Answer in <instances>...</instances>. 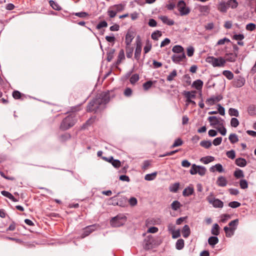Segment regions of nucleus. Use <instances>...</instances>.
<instances>
[{"label":"nucleus","instance_id":"f8f14e48","mask_svg":"<svg viewBox=\"0 0 256 256\" xmlns=\"http://www.w3.org/2000/svg\"><path fill=\"white\" fill-rule=\"evenodd\" d=\"M185 58H186V56L184 52H182V54L180 55L174 54L172 56V60L175 63H178L182 61Z\"/></svg>","mask_w":256,"mask_h":256},{"label":"nucleus","instance_id":"2eb2a0df","mask_svg":"<svg viewBox=\"0 0 256 256\" xmlns=\"http://www.w3.org/2000/svg\"><path fill=\"white\" fill-rule=\"evenodd\" d=\"M134 38V33L132 32H128L126 36L125 43L126 46L130 45Z\"/></svg>","mask_w":256,"mask_h":256},{"label":"nucleus","instance_id":"c85d7f7f","mask_svg":"<svg viewBox=\"0 0 256 256\" xmlns=\"http://www.w3.org/2000/svg\"><path fill=\"white\" fill-rule=\"evenodd\" d=\"M203 86V82L200 80H197L194 82L192 86L195 88L196 90H200L202 88Z\"/></svg>","mask_w":256,"mask_h":256},{"label":"nucleus","instance_id":"f704fd0d","mask_svg":"<svg viewBox=\"0 0 256 256\" xmlns=\"http://www.w3.org/2000/svg\"><path fill=\"white\" fill-rule=\"evenodd\" d=\"M172 51L174 53L182 54V52H184V49L181 46L176 45L172 48Z\"/></svg>","mask_w":256,"mask_h":256},{"label":"nucleus","instance_id":"ddd939ff","mask_svg":"<svg viewBox=\"0 0 256 256\" xmlns=\"http://www.w3.org/2000/svg\"><path fill=\"white\" fill-rule=\"evenodd\" d=\"M218 10L222 13H226L228 11L226 4L224 2H221L217 5Z\"/></svg>","mask_w":256,"mask_h":256},{"label":"nucleus","instance_id":"9b49d317","mask_svg":"<svg viewBox=\"0 0 256 256\" xmlns=\"http://www.w3.org/2000/svg\"><path fill=\"white\" fill-rule=\"evenodd\" d=\"M94 225L89 226L86 227L84 229V232L81 235V238H83L90 234L94 230Z\"/></svg>","mask_w":256,"mask_h":256},{"label":"nucleus","instance_id":"2f4dec72","mask_svg":"<svg viewBox=\"0 0 256 256\" xmlns=\"http://www.w3.org/2000/svg\"><path fill=\"white\" fill-rule=\"evenodd\" d=\"M160 19L164 23L168 26H172L174 24V21L168 18L166 16H161Z\"/></svg>","mask_w":256,"mask_h":256},{"label":"nucleus","instance_id":"1a4fd4ad","mask_svg":"<svg viewBox=\"0 0 256 256\" xmlns=\"http://www.w3.org/2000/svg\"><path fill=\"white\" fill-rule=\"evenodd\" d=\"M245 82L244 78L238 76L232 81V86L236 88H240L244 84Z\"/></svg>","mask_w":256,"mask_h":256},{"label":"nucleus","instance_id":"603ef678","mask_svg":"<svg viewBox=\"0 0 256 256\" xmlns=\"http://www.w3.org/2000/svg\"><path fill=\"white\" fill-rule=\"evenodd\" d=\"M118 202V196H117L110 198L108 200V204L113 206H117Z\"/></svg>","mask_w":256,"mask_h":256},{"label":"nucleus","instance_id":"cd10ccee","mask_svg":"<svg viewBox=\"0 0 256 256\" xmlns=\"http://www.w3.org/2000/svg\"><path fill=\"white\" fill-rule=\"evenodd\" d=\"M1 194L4 196L8 198L9 199L13 202H18V200L10 192L7 191L2 190Z\"/></svg>","mask_w":256,"mask_h":256},{"label":"nucleus","instance_id":"c9c22d12","mask_svg":"<svg viewBox=\"0 0 256 256\" xmlns=\"http://www.w3.org/2000/svg\"><path fill=\"white\" fill-rule=\"evenodd\" d=\"M214 158L212 156H206L200 158V160L204 164H208L214 160Z\"/></svg>","mask_w":256,"mask_h":256},{"label":"nucleus","instance_id":"a19ab883","mask_svg":"<svg viewBox=\"0 0 256 256\" xmlns=\"http://www.w3.org/2000/svg\"><path fill=\"white\" fill-rule=\"evenodd\" d=\"M228 139L230 142L232 144H235L238 141V136L235 134H231L229 136Z\"/></svg>","mask_w":256,"mask_h":256},{"label":"nucleus","instance_id":"f3484780","mask_svg":"<svg viewBox=\"0 0 256 256\" xmlns=\"http://www.w3.org/2000/svg\"><path fill=\"white\" fill-rule=\"evenodd\" d=\"M236 230V228H228L225 226L224 230L226 233V236L228 238L231 237L234 234V231Z\"/></svg>","mask_w":256,"mask_h":256},{"label":"nucleus","instance_id":"e433bc0d","mask_svg":"<svg viewBox=\"0 0 256 256\" xmlns=\"http://www.w3.org/2000/svg\"><path fill=\"white\" fill-rule=\"evenodd\" d=\"M177 76V71L176 70H174L166 77V80L170 82L174 80Z\"/></svg>","mask_w":256,"mask_h":256},{"label":"nucleus","instance_id":"4c0bfd02","mask_svg":"<svg viewBox=\"0 0 256 256\" xmlns=\"http://www.w3.org/2000/svg\"><path fill=\"white\" fill-rule=\"evenodd\" d=\"M179 182H176L171 184L169 188L170 190L172 192H176L179 188Z\"/></svg>","mask_w":256,"mask_h":256},{"label":"nucleus","instance_id":"37998d69","mask_svg":"<svg viewBox=\"0 0 256 256\" xmlns=\"http://www.w3.org/2000/svg\"><path fill=\"white\" fill-rule=\"evenodd\" d=\"M196 91L185 92L184 96L186 99L194 98H196Z\"/></svg>","mask_w":256,"mask_h":256},{"label":"nucleus","instance_id":"0e129e2a","mask_svg":"<svg viewBox=\"0 0 256 256\" xmlns=\"http://www.w3.org/2000/svg\"><path fill=\"white\" fill-rule=\"evenodd\" d=\"M256 26L254 23H250L248 24L246 26V30L248 31H253L256 29Z\"/></svg>","mask_w":256,"mask_h":256},{"label":"nucleus","instance_id":"b1692460","mask_svg":"<svg viewBox=\"0 0 256 256\" xmlns=\"http://www.w3.org/2000/svg\"><path fill=\"white\" fill-rule=\"evenodd\" d=\"M127 199L126 197L120 196V198L118 197V202L117 206H120L121 207H124L127 205Z\"/></svg>","mask_w":256,"mask_h":256},{"label":"nucleus","instance_id":"c756f323","mask_svg":"<svg viewBox=\"0 0 256 256\" xmlns=\"http://www.w3.org/2000/svg\"><path fill=\"white\" fill-rule=\"evenodd\" d=\"M134 48L128 45L126 46V55L128 58H131L132 56Z\"/></svg>","mask_w":256,"mask_h":256},{"label":"nucleus","instance_id":"9d476101","mask_svg":"<svg viewBox=\"0 0 256 256\" xmlns=\"http://www.w3.org/2000/svg\"><path fill=\"white\" fill-rule=\"evenodd\" d=\"M223 97L222 95L218 94L216 96H212L210 98H208L206 102L209 106L214 105L216 102H218L222 99Z\"/></svg>","mask_w":256,"mask_h":256},{"label":"nucleus","instance_id":"bf43d9fd","mask_svg":"<svg viewBox=\"0 0 256 256\" xmlns=\"http://www.w3.org/2000/svg\"><path fill=\"white\" fill-rule=\"evenodd\" d=\"M198 168V166L196 164H192V168L190 170V174L192 175L196 174H197Z\"/></svg>","mask_w":256,"mask_h":256},{"label":"nucleus","instance_id":"c03bdc74","mask_svg":"<svg viewBox=\"0 0 256 256\" xmlns=\"http://www.w3.org/2000/svg\"><path fill=\"white\" fill-rule=\"evenodd\" d=\"M157 175V172H154L150 174H147L144 176V179L146 180H154Z\"/></svg>","mask_w":256,"mask_h":256},{"label":"nucleus","instance_id":"412c9836","mask_svg":"<svg viewBox=\"0 0 256 256\" xmlns=\"http://www.w3.org/2000/svg\"><path fill=\"white\" fill-rule=\"evenodd\" d=\"M96 119V116H92L82 125V128H86L94 123Z\"/></svg>","mask_w":256,"mask_h":256},{"label":"nucleus","instance_id":"6e6552de","mask_svg":"<svg viewBox=\"0 0 256 256\" xmlns=\"http://www.w3.org/2000/svg\"><path fill=\"white\" fill-rule=\"evenodd\" d=\"M142 52V42L140 38L138 36L136 38V48L134 52V58L136 60H138L140 58Z\"/></svg>","mask_w":256,"mask_h":256},{"label":"nucleus","instance_id":"8fccbe9b","mask_svg":"<svg viewBox=\"0 0 256 256\" xmlns=\"http://www.w3.org/2000/svg\"><path fill=\"white\" fill-rule=\"evenodd\" d=\"M49 3L52 8L55 10H60L62 9L61 7L54 0H50Z\"/></svg>","mask_w":256,"mask_h":256},{"label":"nucleus","instance_id":"7ed1b4c3","mask_svg":"<svg viewBox=\"0 0 256 256\" xmlns=\"http://www.w3.org/2000/svg\"><path fill=\"white\" fill-rule=\"evenodd\" d=\"M126 219L123 214H118L110 220V224L112 227H120L126 223Z\"/></svg>","mask_w":256,"mask_h":256},{"label":"nucleus","instance_id":"338daca9","mask_svg":"<svg viewBox=\"0 0 256 256\" xmlns=\"http://www.w3.org/2000/svg\"><path fill=\"white\" fill-rule=\"evenodd\" d=\"M187 55L189 57H191L194 55V49L192 46H190L187 48Z\"/></svg>","mask_w":256,"mask_h":256},{"label":"nucleus","instance_id":"5701e85b","mask_svg":"<svg viewBox=\"0 0 256 256\" xmlns=\"http://www.w3.org/2000/svg\"><path fill=\"white\" fill-rule=\"evenodd\" d=\"M220 118H217L214 116H210L208 118V120L210 123V125L215 126L217 125L220 123Z\"/></svg>","mask_w":256,"mask_h":256},{"label":"nucleus","instance_id":"680f3d73","mask_svg":"<svg viewBox=\"0 0 256 256\" xmlns=\"http://www.w3.org/2000/svg\"><path fill=\"white\" fill-rule=\"evenodd\" d=\"M240 186L241 188L246 189L248 187V184L246 180H241L240 182Z\"/></svg>","mask_w":256,"mask_h":256},{"label":"nucleus","instance_id":"7c9ffc66","mask_svg":"<svg viewBox=\"0 0 256 256\" xmlns=\"http://www.w3.org/2000/svg\"><path fill=\"white\" fill-rule=\"evenodd\" d=\"M220 226L218 224H214L212 228L211 233L214 236H218L220 234Z\"/></svg>","mask_w":256,"mask_h":256},{"label":"nucleus","instance_id":"6e6d98bb","mask_svg":"<svg viewBox=\"0 0 256 256\" xmlns=\"http://www.w3.org/2000/svg\"><path fill=\"white\" fill-rule=\"evenodd\" d=\"M162 32L160 31L156 30L152 33V38L154 40H158V38L162 36Z\"/></svg>","mask_w":256,"mask_h":256},{"label":"nucleus","instance_id":"20e7f679","mask_svg":"<svg viewBox=\"0 0 256 256\" xmlns=\"http://www.w3.org/2000/svg\"><path fill=\"white\" fill-rule=\"evenodd\" d=\"M206 62L212 64L214 67L224 66L226 64V60L223 58H216L212 56H208L206 58Z\"/></svg>","mask_w":256,"mask_h":256},{"label":"nucleus","instance_id":"39448f33","mask_svg":"<svg viewBox=\"0 0 256 256\" xmlns=\"http://www.w3.org/2000/svg\"><path fill=\"white\" fill-rule=\"evenodd\" d=\"M206 200L214 208H222L224 206L223 202L219 199L215 198L212 194L206 198Z\"/></svg>","mask_w":256,"mask_h":256},{"label":"nucleus","instance_id":"a211bd4d","mask_svg":"<svg viewBox=\"0 0 256 256\" xmlns=\"http://www.w3.org/2000/svg\"><path fill=\"white\" fill-rule=\"evenodd\" d=\"M12 96L16 100L20 99L22 100L26 98L25 94H22L18 90H14L12 92Z\"/></svg>","mask_w":256,"mask_h":256},{"label":"nucleus","instance_id":"aec40b11","mask_svg":"<svg viewBox=\"0 0 256 256\" xmlns=\"http://www.w3.org/2000/svg\"><path fill=\"white\" fill-rule=\"evenodd\" d=\"M124 59L125 56L124 50L123 49H121L119 52L118 55V60L116 62V66L119 65L122 62V61L124 60Z\"/></svg>","mask_w":256,"mask_h":256},{"label":"nucleus","instance_id":"4468645a","mask_svg":"<svg viewBox=\"0 0 256 256\" xmlns=\"http://www.w3.org/2000/svg\"><path fill=\"white\" fill-rule=\"evenodd\" d=\"M194 193V188L192 185L186 187L182 192V195L184 196H188Z\"/></svg>","mask_w":256,"mask_h":256},{"label":"nucleus","instance_id":"13d9d810","mask_svg":"<svg viewBox=\"0 0 256 256\" xmlns=\"http://www.w3.org/2000/svg\"><path fill=\"white\" fill-rule=\"evenodd\" d=\"M72 14L80 18H84L89 16L88 13L84 12L73 13Z\"/></svg>","mask_w":256,"mask_h":256},{"label":"nucleus","instance_id":"69168bd1","mask_svg":"<svg viewBox=\"0 0 256 256\" xmlns=\"http://www.w3.org/2000/svg\"><path fill=\"white\" fill-rule=\"evenodd\" d=\"M226 156L232 160L234 159L236 157V153L234 150H230V151H228L226 153Z\"/></svg>","mask_w":256,"mask_h":256},{"label":"nucleus","instance_id":"a18cd8bd","mask_svg":"<svg viewBox=\"0 0 256 256\" xmlns=\"http://www.w3.org/2000/svg\"><path fill=\"white\" fill-rule=\"evenodd\" d=\"M156 82H152L151 80H148L146 82L143 84V88L144 90H148L152 86V84Z\"/></svg>","mask_w":256,"mask_h":256},{"label":"nucleus","instance_id":"bb28decb","mask_svg":"<svg viewBox=\"0 0 256 256\" xmlns=\"http://www.w3.org/2000/svg\"><path fill=\"white\" fill-rule=\"evenodd\" d=\"M248 112L251 116L256 115V106L254 104L249 106L248 108Z\"/></svg>","mask_w":256,"mask_h":256},{"label":"nucleus","instance_id":"72a5a7b5","mask_svg":"<svg viewBox=\"0 0 256 256\" xmlns=\"http://www.w3.org/2000/svg\"><path fill=\"white\" fill-rule=\"evenodd\" d=\"M115 52V50L110 48L106 54V60L108 62H110L114 58Z\"/></svg>","mask_w":256,"mask_h":256},{"label":"nucleus","instance_id":"09e8293b","mask_svg":"<svg viewBox=\"0 0 256 256\" xmlns=\"http://www.w3.org/2000/svg\"><path fill=\"white\" fill-rule=\"evenodd\" d=\"M140 79L139 75L138 74H134L130 78V81L132 84H134Z\"/></svg>","mask_w":256,"mask_h":256},{"label":"nucleus","instance_id":"423d86ee","mask_svg":"<svg viewBox=\"0 0 256 256\" xmlns=\"http://www.w3.org/2000/svg\"><path fill=\"white\" fill-rule=\"evenodd\" d=\"M177 6L182 16L187 15L190 12V9L186 6V2L184 0L179 1Z\"/></svg>","mask_w":256,"mask_h":256},{"label":"nucleus","instance_id":"393cba45","mask_svg":"<svg viewBox=\"0 0 256 256\" xmlns=\"http://www.w3.org/2000/svg\"><path fill=\"white\" fill-rule=\"evenodd\" d=\"M190 234V230L188 225L186 224L182 230V234L184 238H188Z\"/></svg>","mask_w":256,"mask_h":256},{"label":"nucleus","instance_id":"774afa93","mask_svg":"<svg viewBox=\"0 0 256 256\" xmlns=\"http://www.w3.org/2000/svg\"><path fill=\"white\" fill-rule=\"evenodd\" d=\"M112 164L114 168H118L121 166V162L118 160H114L112 162Z\"/></svg>","mask_w":256,"mask_h":256},{"label":"nucleus","instance_id":"4be33fe9","mask_svg":"<svg viewBox=\"0 0 256 256\" xmlns=\"http://www.w3.org/2000/svg\"><path fill=\"white\" fill-rule=\"evenodd\" d=\"M235 164L238 166L244 167L246 166L247 162L244 158H239L236 160Z\"/></svg>","mask_w":256,"mask_h":256},{"label":"nucleus","instance_id":"ea45409f","mask_svg":"<svg viewBox=\"0 0 256 256\" xmlns=\"http://www.w3.org/2000/svg\"><path fill=\"white\" fill-rule=\"evenodd\" d=\"M182 205L178 200L174 201L171 204V208L174 210H177Z\"/></svg>","mask_w":256,"mask_h":256},{"label":"nucleus","instance_id":"de8ad7c7","mask_svg":"<svg viewBox=\"0 0 256 256\" xmlns=\"http://www.w3.org/2000/svg\"><path fill=\"white\" fill-rule=\"evenodd\" d=\"M176 249L180 250H182L184 246V240L180 238L177 240L176 244Z\"/></svg>","mask_w":256,"mask_h":256},{"label":"nucleus","instance_id":"3c124183","mask_svg":"<svg viewBox=\"0 0 256 256\" xmlns=\"http://www.w3.org/2000/svg\"><path fill=\"white\" fill-rule=\"evenodd\" d=\"M200 146L206 148H208L212 146V142L208 140H202L200 142Z\"/></svg>","mask_w":256,"mask_h":256},{"label":"nucleus","instance_id":"a878e982","mask_svg":"<svg viewBox=\"0 0 256 256\" xmlns=\"http://www.w3.org/2000/svg\"><path fill=\"white\" fill-rule=\"evenodd\" d=\"M216 183L218 186H225L227 184V180L224 177L221 176L218 178Z\"/></svg>","mask_w":256,"mask_h":256},{"label":"nucleus","instance_id":"0eeeda50","mask_svg":"<svg viewBox=\"0 0 256 256\" xmlns=\"http://www.w3.org/2000/svg\"><path fill=\"white\" fill-rule=\"evenodd\" d=\"M154 239L152 235L147 236L144 242V248L145 250H148L152 249L153 247Z\"/></svg>","mask_w":256,"mask_h":256},{"label":"nucleus","instance_id":"864d4df0","mask_svg":"<svg viewBox=\"0 0 256 256\" xmlns=\"http://www.w3.org/2000/svg\"><path fill=\"white\" fill-rule=\"evenodd\" d=\"M199 10L202 12L209 13L210 7L209 6H199Z\"/></svg>","mask_w":256,"mask_h":256},{"label":"nucleus","instance_id":"e2e57ef3","mask_svg":"<svg viewBox=\"0 0 256 256\" xmlns=\"http://www.w3.org/2000/svg\"><path fill=\"white\" fill-rule=\"evenodd\" d=\"M108 26V23L105 21L103 20L98 23V24L96 26V28L98 30H100L102 28H106Z\"/></svg>","mask_w":256,"mask_h":256},{"label":"nucleus","instance_id":"f257e3e1","mask_svg":"<svg viewBox=\"0 0 256 256\" xmlns=\"http://www.w3.org/2000/svg\"><path fill=\"white\" fill-rule=\"evenodd\" d=\"M114 96L113 91L104 92L96 94V97L90 100L86 106L88 112H96L102 104H108L110 98Z\"/></svg>","mask_w":256,"mask_h":256},{"label":"nucleus","instance_id":"49530a36","mask_svg":"<svg viewBox=\"0 0 256 256\" xmlns=\"http://www.w3.org/2000/svg\"><path fill=\"white\" fill-rule=\"evenodd\" d=\"M183 144V141L180 138H178L176 139L172 144V145L171 146L170 148H174L179 146H182Z\"/></svg>","mask_w":256,"mask_h":256},{"label":"nucleus","instance_id":"6ab92c4d","mask_svg":"<svg viewBox=\"0 0 256 256\" xmlns=\"http://www.w3.org/2000/svg\"><path fill=\"white\" fill-rule=\"evenodd\" d=\"M226 4L228 9L230 8L232 9L236 8L238 5L236 0H228L227 2H226Z\"/></svg>","mask_w":256,"mask_h":256},{"label":"nucleus","instance_id":"f03ea898","mask_svg":"<svg viewBox=\"0 0 256 256\" xmlns=\"http://www.w3.org/2000/svg\"><path fill=\"white\" fill-rule=\"evenodd\" d=\"M76 120L75 114H70L63 119L60 124V128L62 130H67L75 124Z\"/></svg>","mask_w":256,"mask_h":256},{"label":"nucleus","instance_id":"052dcab7","mask_svg":"<svg viewBox=\"0 0 256 256\" xmlns=\"http://www.w3.org/2000/svg\"><path fill=\"white\" fill-rule=\"evenodd\" d=\"M239 121L236 118H233L231 119L230 125L236 128L239 125Z\"/></svg>","mask_w":256,"mask_h":256},{"label":"nucleus","instance_id":"473e14b6","mask_svg":"<svg viewBox=\"0 0 256 256\" xmlns=\"http://www.w3.org/2000/svg\"><path fill=\"white\" fill-rule=\"evenodd\" d=\"M208 244L214 246L218 242V238L216 236H210L208 240Z\"/></svg>","mask_w":256,"mask_h":256},{"label":"nucleus","instance_id":"4d7b16f0","mask_svg":"<svg viewBox=\"0 0 256 256\" xmlns=\"http://www.w3.org/2000/svg\"><path fill=\"white\" fill-rule=\"evenodd\" d=\"M229 114L231 116H238L239 113L236 109L234 108H230L228 110Z\"/></svg>","mask_w":256,"mask_h":256},{"label":"nucleus","instance_id":"79ce46f5","mask_svg":"<svg viewBox=\"0 0 256 256\" xmlns=\"http://www.w3.org/2000/svg\"><path fill=\"white\" fill-rule=\"evenodd\" d=\"M222 74L228 80H231L234 78V74L230 70H224L222 72Z\"/></svg>","mask_w":256,"mask_h":256},{"label":"nucleus","instance_id":"5fc2aeb1","mask_svg":"<svg viewBox=\"0 0 256 256\" xmlns=\"http://www.w3.org/2000/svg\"><path fill=\"white\" fill-rule=\"evenodd\" d=\"M197 174L201 176H203L206 174V168L202 166H198Z\"/></svg>","mask_w":256,"mask_h":256},{"label":"nucleus","instance_id":"dca6fc26","mask_svg":"<svg viewBox=\"0 0 256 256\" xmlns=\"http://www.w3.org/2000/svg\"><path fill=\"white\" fill-rule=\"evenodd\" d=\"M237 53H229L226 54V62H234L236 61V58H237Z\"/></svg>","mask_w":256,"mask_h":256},{"label":"nucleus","instance_id":"58836bf2","mask_svg":"<svg viewBox=\"0 0 256 256\" xmlns=\"http://www.w3.org/2000/svg\"><path fill=\"white\" fill-rule=\"evenodd\" d=\"M234 175L236 178H243L244 176L243 171L240 169H236L234 171Z\"/></svg>","mask_w":256,"mask_h":256}]
</instances>
